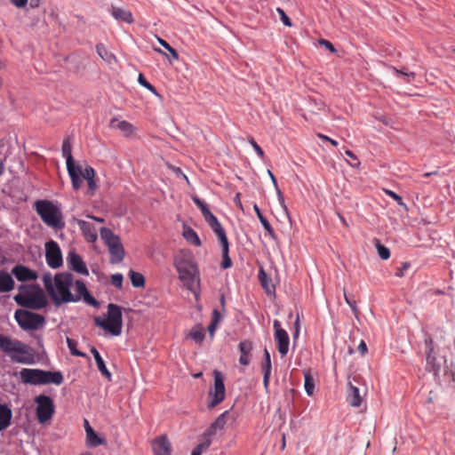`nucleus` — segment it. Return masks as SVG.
Masks as SVG:
<instances>
[{"label": "nucleus", "mask_w": 455, "mask_h": 455, "mask_svg": "<svg viewBox=\"0 0 455 455\" xmlns=\"http://www.w3.org/2000/svg\"><path fill=\"white\" fill-rule=\"evenodd\" d=\"M87 184H88V188H89V190H90L89 193L91 195H93L94 192L97 189V185H96V182H95V179L93 178L92 180H87Z\"/></svg>", "instance_id": "nucleus-58"}, {"label": "nucleus", "mask_w": 455, "mask_h": 455, "mask_svg": "<svg viewBox=\"0 0 455 455\" xmlns=\"http://www.w3.org/2000/svg\"><path fill=\"white\" fill-rule=\"evenodd\" d=\"M253 210L267 233L270 235V237L275 238V232L274 228H272L268 220L263 216L259 207L257 204H254Z\"/></svg>", "instance_id": "nucleus-31"}, {"label": "nucleus", "mask_w": 455, "mask_h": 455, "mask_svg": "<svg viewBox=\"0 0 455 455\" xmlns=\"http://www.w3.org/2000/svg\"><path fill=\"white\" fill-rule=\"evenodd\" d=\"M267 173H268V175H269V177H270L274 186L275 188H277V181H276V179H275V175L269 170L267 171ZM276 189H277V196H278V199H279L280 204L282 205V207H283V211L285 212L286 215H289L288 208H287V206L284 204V200H283L282 192L280 191V189H278V188H276Z\"/></svg>", "instance_id": "nucleus-41"}, {"label": "nucleus", "mask_w": 455, "mask_h": 455, "mask_svg": "<svg viewBox=\"0 0 455 455\" xmlns=\"http://www.w3.org/2000/svg\"><path fill=\"white\" fill-rule=\"evenodd\" d=\"M72 147L68 139H65L62 143L61 152L63 157L66 158L67 168L75 166V161L71 154Z\"/></svg>", "instance_id": "nucleus-30"}, {"label": "nucleus", "mask_w": 455, "mask_h": 455, "mask_svg": "<svg viewBox=\"0 0 455 455\" xmlns=\"http://www.w3.org/2000/svg\"><path fill=\"white\" fill-rule=\"evenodd\" d=\"M174 265L180 279L188 290L196 292L199 286V270L196 263L185 259H175Z\"/></svg>", "instance_id": "nucleus-7"}, {"label": "nucleus", "mask_w": 455, "mask_h": 455, "mask_svg": "<svg viewBox=\"0 0 455 455\" xmlns=\"http://www.w3.org/2000/svg\"><path fill=\"white\" fill-rule=\"evenodd\" d=\"M300 331L299 318L297 316V319L294 323V332H293V339L296 340L299 338Z\"/></svg>", "instance_id": "nucleus-57"}, {"label": "nucleus", "mask_w": 455, "mask_h": 455, "mask_svg": "<svg viewBox=\"0 0 455 455\" xmlns=\"http://www.w3.org/2000/svg\"><path fill=\"white\" fill-rule=\"evenodd\" d=\"M344 297L347 304L351 307L352 311L356 314L358 311L356 301L353 298L347 296L346 292H344Z\"/></svg>", "instance_id": "nucleus-53"}, {"label": "nucleus", "mask_w": 455, "mask_h": 455, "mask_svg": "<svg viewBox=\"0 0 455 455\" xmlns=\"http://www.w3.org/2000/svg\"><path fill=\"white\" fill-rule=\"evenodd\" d=\"M212 444L211 438L202 437L200 443L193 449L191 455H202L203 452L207 451Z\"/></svg>", "instance_id": "nucleus-35"}, {"label": "nucleus", "mask_w": 455, "mask_h": 455, "mask_svg": "<svg viewBox=\"0 0 455 455\" xmlns=\"http://www.w3.org/2000/svg\"><path fill=\"white\" fill-rule=\"evenodd\" d=\"M193 202L196 204V206H198L204 220L208 223L214 233L224 229L218 219L212 213L206 204H204L198 197H194Z\"/></svg>", "instance_id": "nucleus-13"}, {"label": "nucleus", "mask_w": 455, "mask_h": 455, "mask_svg": "<svg viewBox=\"0 0 455 455\" xmlns=\"http://www.w3.org/2000/svg\"><path fill=\"white\" fill-rule=\"evenodd\" d=\"M189 337L196 343L201 344L205 337L204 328L199 324L195 325L190 331Z\"/></svg>", "instance_id": "nucleus-34"}, {"label": "nucleus", "mask_w": 455, "mask_h": 455, "mask_svg": "<svg viewBox=\"0 0 455 455\" xmlns=\"http://www.w3.org/2000/svg\"><path fill=\"white\" fill-rule=\"evenodd\" d=\"M81 176H82L83 180H92V179L95 178V171L92 167L86 166L84 168V170L82 171Z\"/></svg>", "instance_id": "nucleus-46"}, {"label": "nucleus", "mask_w": 455, "mask_h": 455, "mask_svg": "<svg viewBox=\"0 0 455 455\" xmlns=\"http://www.w3.org/2000/svg\"><path fill=\"white\" fill-rule=\"evenodd\" d=\"M258 277H259L261 286L267 291V293H270L275 291L274 286L269 285L268 275L263 268H260L259 270Z\"/></svg>", "instance_id": "nucleus-37"}, {"label": "nucleus", "mask_w": 455, "mask_h": 455, "mask_svg": "<svg viewBox=\"0 0 455 455\" xmlns=\"http://www.w3.org/2000/svg\"><path fill=\"white\" fill-rule=\"evenodd\" d=\"M19 290L20 292L13 298L19 306L34 310H39L47 306V299L38 284H21Z\"/></svg>", "instance_id": "nucleus-3"}, {"label": "nucleus", "mask_w": 455, "mask_h": 455, "mask_svg": "<svg viewBox=\"0 0 455 455\" xmlns=\"http://www.w3.org/2000/svg\"><path fill=\"white\" fill-rule=\"evenodd\" d=\"M183 236L191 244H193L195 246L201 245L200 238L197 235L196 232L193 228H191L189 227L184 228Z\"/></svg>", "instance_id": "nucleus-32"}, {"label": "nucleus", "mask_w": 455, "mask_h": 455, "mask_svg": "<svg viewBox=\"0 0 455 455\" xmlns=\"http://www.w3.org/2000/svg\"><path fill=\"white\" fill-rule=\"evenodd\" d=\"M43 283L53 304L60 307L64 303L79 301L78 296H73L71 288L74 283L73 275L69 272L58 273L52 277L51 273L43 275Z\"/></svg>", "instance_id": "nucleus-1"}, {"label": "nucleus", "mask_w": 455, "mask_h": 455, "mask_svg": "<svg viewBox=\"0 0 455 455\" xmlns=\"http://www.w3.org/2000/svg\"><path fill=\"white\" fill-rule=\"evenodd\" d=\"M214 387L209 392L210 402L209 408H214L225 399L226 388L224 385V378L220 371H214Z\"/></svg>", "instance_id": "nucleus-10"}, {"label": "nucleus", "mask_w": 455, "mask_h": 455, "mask_svg": "<svg viewBox=\"0 0 455 455\" xmlns=\"http://www.w3.org/2000/svg\"><path fill=\"white\" fill-rule=\"evenodd\" d=\"M270 375L271 374L263 373V385L266 390L268 388Z\"/></svg>", "instance_id": "nucleus-62"}, {"label": "nucleus", "mask_w": 455, "mask_h": 455, "mask_svg": "<svg viewBox=\"0 0 455 455\" xmlns=\"http://www.w3.org/2000/svg\"><path fill=\"white\" fill-rule=\"evenodd\" d=\"M35 209L44 224L55 229L65 227L61 211L49 200H38L35 203Z\"/></svg>", "instance_id": "nucleus-6"}, {"label": "nucleus", "mask_w": 455, "mask_h": 455, "mask_svg": "<svg viewBox=\"0 0 455 455\" xmlns=\"http://www.w3.org/2000/svg\"><path fill=\"white\" fill-rule=\"evenodd\" d=\"M319 137L322 139V140H327L328 142H330L332 146L336 147L338 146V141L329 138L328 136L326 135H323V134H319Z\"/></svg>", "instance_id": "nucleus-63"}, {"label": "nucleus", "mask_w": 455, "mask_h": 455, "mask_svg": "<svg viewBox=\"0 0 455 455\" xmlns=\"http://www.w3.org/2000/svg\"><path fill=\"white\" fill-rule=\"evenodd\" d=\"M304 387L307 395L311 396L315 390V381L309 371L304 372Z\"/></svg>", "instance_id": "nucleus-38"}, {"label": "nucleus", "mask_w": 455, "mask_h": 455, "mask_svg": "<svg viewBox=\"0 0 455 455\" xmlns=\"http://www.w3.org/2000/svg\"><path fill=\"white\" fill-rule=\"evenodd\" d=\"M83 299H84V300L87 304H89V305H91V306H92V307H98L100 306L99 301H98L94 297H92V296L90 294V292H88L87 294H85V295L83 297Z\"/></svg>", "instance_id": "nucleus-52"}, {"label": "nucleus", "mask_w": 455, "mask_h": 455, "mask_svg": "<svg viewBox=\"0 0 455 455\" xmlns=\"http://www.w3.org/2000/svg\"><path fill=\"white\" fill-rule=\"evenodd\" d=\"M157 40H158L159 44L170 52V54L173 60L179 59V54H178L177 51L174 48H172L165 40H164L160 37H157Z\"/></svg>", "instance_id": "nucleus-45"}, {"label": "nucleus", "mask_w": 455, "mask_h": 455, "mask_svg": "<svg viewBox=\"0 0 455 455\" xmlns=\"http://www.w3.org/2000/svg\"><path fill=\"white\" fill-rule=\"evenodd\" d=\"M375 246L378 251V255L382 259H387L390 257V251L387 247L381 244L379 240L375 239Z\"/></svg>", "instance_id": "nucleus-40"}, {"label": "nucleus", "mask_w": 455, "mask_h": 455, "mask_svg": "<svg viewBox=\"0 0 455 455\" xmlns=\"http://www.w3.org/2000/svg\"><path fill=\"white\" fill-rule=\"evenodd\" d=\"M12 418V410L6 404L0 403V432L10 427Z\"/></svg>", "instance_id": "nucleus-24"}, {"label": "nucleus", "mask_w": 455, "mask_h": 455, "mask_svg": "<svg viewBox=\"0 0 455 455\" xmlns=\"http://www.w3.org/2000/svg\"><path fill=\"white\" fill-rule=\"evenodd\" d=\"M37 403L36 417L40 423H45L52 418L54 413V404L52 399L45 395H39L35 398Z\"/></svg>", "instance_id": "nucleus-9"}, {"label": "nucleus", "mask_w": 455, "mask_h": 455, "mask_svg": "<svg viewBox=\"0 0 455 455\" xmlns=\"http://www.w3.org/2000/svg\"><path fill=\"white\" fill-rule=\"evenodd\" d=\"M68 175L71 179L72 187L75 190H78L83 184L82 168L78 165H75L70 168H67Z\"/></svg>", "instance_id": "nucleus-25"}, {"label": "nucleus", "mask_w": 455, "mask_h": 455, "mask_svg": "<svg viewBox=\"0 0 455 455\" xmlns=\"http://www.w3.org/2000/svg\"><path fill=\"white\" fill-rule=\"evenodd\" d=\"M229 411H225L222 412L212 425H213L218 430H222L227 423V417L228 416Z\"/></svg>", "instance_id": "nucleus-43"}, {"label": "nucleus", "mask_w": 455, "mask_h": 455, "mask_svg": "<svg viewBox=\"0 0 455 455\" xmlns=\"http://www.w3.org/2000/svg\"><path fill=\"white\" fill-rule=\"evenodd\" d=\"M411 264L409 262H403L400 267L396 268L395 276L403 277L404 275V272L409 269Z\"/></svg>", "instance_id": "nucleus-54"}, {"label": "nucleus", "mask_w": 455, "mask_h": 455, "mask_svg": "<svg viewBox=\"0 0 455 455\" xmlns=\"http://www.w3.org/2000/svg\"><path fill=\"white\" fill-rule=\"evenodd\" d=\"M67 264L71 270L80 275H89V271L84 261L83 260L81 256L76 252L75 250H71L68 251L67 256Z\"/></svg>", "instance_id": "nucleus-14"}, {"label": "nucleus", "mask_w": 455, "mask_h": 455, "mask_svg": "<svg viewBox=\"0 0 455 455\" xmlns=\"http://www.w3.org/2000/svg\"><path fill=\"white\" fill-rule=\"evenodd\" d=\"M45 259L52 268H58L62 265V253L59 244L51 240L45 243Z\"/></svg>", "instance_id": "nucleus-12"}, {"label": "nucleus", "mask_w": 455, "mask_h": 455, "mask_svg": "<svg viewBox=\"0 0 455 455\" xmlns=\"http://www.w3.org/2000/svg\"><path fill=\"white\" fill-rule=\"evenodd\" d=\"M91 353L92 355H93L94 357V360L96 362V364H97V367H98V370L106 378L108 379V380H111V378H112V374L111 372L108 370L106 364H105V362L103 360V358L101 357L100 352L97 350L96 347H91Z\"/></svg>", "instance_id": "nucleus-20"}, {"label": "nucleus", "mask_w": 455, "mask_h": 455, "mask_svg": "<svg viewBox=\"0 0 455 455\" xmlns=\"http://www.w3.org/2000/svg\"><path fill=\"white\" fill-rule=\"evenodd\" d=\"M96 52L99 56L105 61L111 63L115 60L113 53L109 52L103 44H98L96 45Z\"/></svg>", "instance_id": "nucleus-36"}, {"label": "nucleus", "mask_w": 455, "mask_h": 455, "mask_svg": "<svg viewBox=\"0 0 455 455\" xmlns=\"http://www.w3.org/2000/svg\"><path fill=\"white\" fill-rule=\"evenodd\" d=\"M154 455H171L172 444L166 435H161L152 442Z\"/></svg>", "instance_id": "nucleus-17"}, {"label": "nucleus", "mask_w": 455, "mask_h": 455, "mask_svg": "<svg viewBox=\"0 0 455 455\" xmlns=\"http://www.w3.org/2000/svg\"><path fill=\"white\" fill-rule=\"evenodd\" d=\"M0 349L6 353L14 363L33 364L35 363L33 350L25 343L0 334Z\"/></svg>", "instance_id": "nucleus-2"}, {"label": "nucleus", "mask_w": 455, "mask_h": 455, "mask_svg": "<svg viewBox=\"0 0 455 455\" xmlns=\"http://www.w3.org/2000/svg\"><path fill=\"white\" fill-rule=\"evenodd\" d=\"M100 236L101 239L104 240L105 243L108 245V248L113 245L121 243L119 236L115 235L113 231L108 228H100Z\"/></svg>", "instance_id": "nucleus-26"}, {"label": "nucleus", "mask_w": 455, "mask_h": 455, "mask_svg": "<svg viewBox=\"0 0 455 455\" xmlns=\"http://www.w3.org/2000/svg\"><path fill=\"white\" fill-rule=\"evenodd\" d=\"M217 235L220 244L222 249V261L220 264V267L224 269H227L232 266V260L229 257L228 251H229V243L228 240L225 232V229L219 231L215 233Z\"/></svg>", "instance_id": "nucleus-15"}, {"label": "nucleus", "mask_w": 455, "mask_h": 455, "mask_svg": "<svg viewBox=\"0 0 455 455\" xmlns=\"http://www.w3.org/2000/svg\"><path fill=\"white\" fill-rule=\"evenodd\" d=\"M108 251L110 253V262L112 264H118L123 261L125 252L122 243L109 247Z\"/></svg>", "instance_id": "nucleus-27"}, {"label": "nucleus", "mask_w": 455, "mask_h": 455, "mask_svg": "<svg viewBox=\"0 0 455 455\" xmlns=\"http://www.w3.org/2000/svg\"><path fill=\"white\" fill-rule=\"evenodd\" d=\"M319 44L321 45H323L326 49H328L331 52H336V49H335L334 45L331 42H329L328 40L321 39L319 41Z\"/></svg>", "instance_id": "nucleus-56"}, {"label": "nucleus", "mask_w": 455, "mask_h": 455, "mask_svg": "<svg viewBox=\"0 0 455 455\" xmlns=\"http://www.w3.org/2000/svg\"><path fill=\"white\" fill-rule=\"evenodd\" d=\"M21 381L30 385H60L64 381L63 374L60 371H51L41 369L24 368L20 371Z\"/></svg>", "instance_id": "nucleus-4"}, {"label": "nucleus", "mask_w": 455, "mask_h": 455, "mask_svg": "<svg viewBox=\"0 0 455 455\" xmlns=\"http://www.w3.org/2000/svg\"><path fill=\"white\" fill-rule=\"evenodd\" d=\"M384 192L387 196H390L392 199H394L399 205L405 206L402 196H400L395 192L390 190V189H384Z\"/></svg>", "instance_id": "nucleus-47"}, {"label": "nucleus", "mask_w": 455, "mask_h": 455, "mask_svg": "<svg viewBox=\"0 0 455 455\" xmlns=\"http://www.w3.org/2000/svg\"><path fill=\"white\" fill-rule=\"evenodd\" d=\"M220 320V313L219 312L218 309H213L212 322L218 323Z\"/></svg>", "instance_id": "nucleus-60"}, {"label": "nucleus", "mask_w": 455, "mask_h": 455, "mask_svg": "<svg viewBox=\"0 0 455 455\" xmlns=\"http://www.w3.org/2000/svg\"><path fill=\"white\" fill-rule=\"evenodd\" d=\"M10 2L17 8H22L27 5L28 0H10Z\"/></svg>", "instance_id": "nucleus-59"}, {"label": "nucleus", "mask_w": 455, "mask_h": 455, "mask_svg": "<svg viewBox=\"0 0 455 455\" xmlns=\"http://www.w3.org/2000/svg\"><path fill=\"white\" fill-rule=\"evenodd\" d=\"M274 338L276 343V347L282 357L285 356L289 351L290 339L287 331L281 327V323L275 320L273 323Z\"/></svg>", "instance_id": "nucleus-11"}, {"label": "nucleus", "mask_w": 455, "mask_h": 455, "mask_svg": "<svg viewBox=\"0 0 455 455\" xmlns=\"http://www.w3.org/2000/svg\"><path fill=\"white\" fill-rule=\"evenodd\" d=\"M111 15L117 20L131 24L133 22L132 14L130 11L117 6H111Z\"/></svg>", "instance_id": "nucleus-23"}, {"label": "nucleus", "mask_w": 455, "mask_h": 455, "mask_svg": "<svg viewBox=\"0 0 455 455\" xmlns=\"http://www.w3.org/2000/svg\"><path fill=\"white\" fill-rule=\"evenodd\" d=\"M272 365H271V357L268 350L267 348L264 349V356L263 361L261 363V371L262 373L271 374Z\"/></svg>", "instance_id": "nucleus-39"}, {"label": "nucleus", "mask_w": 455, "mask_h": 455, "mask_svg": "<svg viewBox=\"0 0 455 455\" xmlns=\"http://www.w3.org/2000/svg\"><path fill=\"white\" fill-rule=\"evenodd\" d=\"M77 224L87 242L93 243L97 240V234L92 223L78 220Z\"/></svg>", "instance_id": "nucleus-18"}, {"label": "nucleus", "mask_w": 455, "mask_h": 455, "mask_svg": "<svg viewBox=\"0 0 455 455\" xmlns=\"http://www.w3.org/2000/svg\"><path fill=\"white\" fill-rule=\"evenodd\" d=\"M138 82L143 87H146V86H148V84H150L149 82H148V80L145 78V76L142 74L139 75Z\"/></svg>", "instance_id": "nucleus-61"}, {"label": "nucleus", "mask_w": 455, "mask_h": 455, "mask_svg": "<svg viewBox=\"0 0 455 455\" xmlns=\"http://www.w3.org/2000/svg\"><path fill=\"white\" fill-rule=\"evenodd\" d=\"M105 439L100 437L98 434L92 429V427H88L86 434V443L89 447H97L102 443H105Z\"/></svg>", "instance_id": "nucleus-29"}, {"label": "nucleus", "mask_w": 455, "mask_h": 455, "mask_svg": "<svg viewBox=\"0 0 455 455\" xmlns=\"http://www.w3.org/2000/svg\"><path fill=\"white\" fill-rule=\"evenodd\" d=\"M128 275L133 287L142 288L145 286V277L142 274L130 270Z\"/></svg>", "instance_id": "nucleus-33"}, {"label": "nucleus", "mask_w": 455, "mask_h": 455, "mask_svg": "<svg viewBox=\"0 0 455 455\" xmlns=\"http://www.w3.org/2000/svg\"><path fill=\"white\" fill-rule=\"evenodd\" d=\"M76 294H73V296H78L79 299L81 297H84L85 294H87L89 291L86 288L85 283L81 280H76L75 282Z\"/></svg>", "instance_id": "nucleus-44"}, {"label": "nucleus", "mask_w": 455, "mask_h": 455, "mask_svg": "<svg viewBox=\"0 0 455 455\" xmlns=\"http://www.w3.org/2000/svg\"><path fill=\"white\" fill-rule=\"evenodd\" d=\"M249 143L251 145V147L253 148V149L255 150V152L257 153V155L260 157V158H263L265 154H264V151L263 149L259 146V144L254 140L253 138H250L249 139Z\"/></svg>", "instance_id": "nucleus-50"}, {"label": "nucleus", "mask_w": 455, "mask_h": 455, "mask_svg": "<svg viewBox=\"0 0 455 455\" xmlns=\"http://www.w3.org/2000/svg\"><path fill=\"white\" fill-rule=\"evenodd\" d=\"M94 323L112 336H120L123 329L122 307L116 304L109 303L108 305L107 319L102 316H95Z\"/></svg>", "instance_id": "nucleus-5"}, {"label": "nucleus", "mask_w": 455, "mask_h": 455, "mask_svg": "<svg viewBox=\"0 0 455 455\" xmlns=\"http://www.w3.org/2000/svg\"><path fill=\"white\" fill-rule=\"evenodd\" d=\"M12 275L20 282L34 281L36 280L38 275L35 270L28 267L18 264L12 269Z\"/></svg>", "instance_id": "nucleus-16"}, {"label": "nucleus", "mask_w": 455, "mask_h": 455, "mask_svg": "<svg viewBox=\"0 0 455 455\" xmlns=\"http://www.w3.org/2000/svg\"><path fill=\"white\" fill-rule=\"evenodd\" d=\"M123 280H124V277H123V275L122 274H115L111 276V283L114 286H116V288L118 289H121L122 288V285H123Z\"/></svg>", "instance_id": "nucleus-49"}, {"label": "nucleus", "mask_w": 455, "mask_h": 455, "mask_svg": "<svg viewBox=\"0 0 455 455\" xmlns=\"http://www.w3.org/2000/svg\"><path fill=\"white\" fill-rule=\"evenodd\" d=\"M276 12H278V14L280 16V20L283 21V23L286 27H291L292 26V22H291V19L286 15L285 12L282 8L278 7L276 9Z\"/></svg>", "instance_id": "nucleus-48"}, {"label": "nucleus", "mask_w": 455, "mask_h": 455, "mask_svg": "<svg viewBox=\"0 0 455 455\" xmlns=\"http://www.w3.org/2000/svg\"><path fill=\"white\" fill-rule=\"evenodd\" d=\"M393 69L396 75L406 76L408 82L415 77V74L413 72H408L405 68L397 69L396 68H394Z\"/></svg>", "instance_id": "nucleus-51"}, {"label": "nucleus", "mask_w": 455, "mask_h": 455, "mask_svg": "<svg viewBox=\"0 0 455 455\" xmlns=\"http://www.w3.org/2000/svg\"><path fill=\"white\" fill-rule=\"evenodd\" d=\"M358 350L361 352L362 355H364L367 351V346L366 343L362 340L358 346Z\"/></svg>", "instance_id": "nucleus-64"}, {"label": "nucleus", "mask_w": 455, "mask_h": 455, "mask_svg": "<svg viewBox=\"0 0 455 455\" xmlns=\"http://www.w3.org/2000/svg\"><path fill=\"white\" fill-rule=\"evenodd\" d=\"M347 386V400L348 403L353 407H359L362 404L363 398L358 387H355L351 382H348Z\"/></svg>", "instance_id": "nucleus-21"}, {"label": "nucleus", "mask_w": 455, "mask_h": 455, "mask_svg": "<svg viewBox=\"0 0 455 455\" xmlns=\"http://www.w3.org/2000/svg\"><path fill=\"white\" fill-rule=\"evenodd\" d=\"M240 357L239 363L247 366L250 363V353L252 350V343L250 340H243L239 343Z\"/></svg>", "instance_id": "nucleus-22"}, {"label": "nucleus", "mask_w": 455, "mask_h": 455, "mask_svg": "<svg viewBox=\"0 0 455 455\" xmlns=\"http://www.w3.org/2000/svg\"><path fill=\"white\" fill-rule=\"evenodd\" d=\"M14 318L20 327L25 331L38 330L45 323V318L43 315L24 309H17Z\"/></svg>", "instance_id": "nucleus-8"}, {"label": "nucleus", "mask_w": 455, "mask_h": 455, "mask_svg": "<svg viewBox=\"0 0 455 455\" xmlns=\"http://www.w3.org/2000/svg\"><path fill=\"white\" fill-rule=\"evenodd\" d=\"M67 344H68V347L71 353V355H76V356H80V357H84L86 356V355L81 351H79L77 348H76V346H77V341L70 339V338H67Z\"/></svg>", "instance_id": "nucleus-42"}, {"label": "nucleus", "mask_w": 455, "mask_h": 455, "mask_svg": "<svg viewBox=\"0 0 455 455\" xmlns=\"http://www.w3.org/2000/svg\"><path fill=\"white\" fill-rule=\"evenodd\" d=\"M111 127H116L120 130L125 136H130L134 132V127L132 124L127 121H118L116 118H113L110 122Z\"/></svg>", "instance_id": "nucleus-28"}, {"label": "nucleus", "mask_w": 455, "mask_h": 455, "mask_svg": "<svg viewBox=\"0 0 455 455\" xmlns=\"http://www.w3.org/2000/svg\"><path fill=\"white\" fill-rule=\"evenodd\" d=\"M15 287V282L10 273L5 270H0V293H6L12 291Z\"/></svg>", "instance_id": "nucleus-19"}, {"label": "nucleus", "mask_w": 455, "mask_h": 455, "mask_svg": "<svg viewBox=\"0 0 455 455\" xmlns=\"http://www.w3.org/2000/svg\"><path fill=\"white\" fill-rule=\"evenodd\" d=\"M218 429L213 426L211 425L204 433L203 436L205 438H211L212 440V437L217 434Z\"/></svg>", "instance_id": "nucleus-55"}]
</instances>
